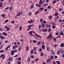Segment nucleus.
I'll list each match as a JSON object with an SVG mask.
<instances>
[{"instance_id": "nucleus-1", "label": "nucleus", "mask_w": 64, "mask_h": 64, "mask_svg": "<svg viewBox=\"0 0 64 64\" xmlns=\"http://www.w3.org/2000/svg\"><path fill=\"white\" fill-rule=\"evenodd\" d=\"M50 52L52 54V55H55V53L53 50H51Z\"/></svg>"}, {"instance_id": "nucleus-2", "label": "nucleus", "mask_w": 64, "mask_h": 64, "mask_svg": "<svg viewBox=\"0 0 64 64\" xmlns=\"http://www.w3.org/2000/svg\"><path fill=\"white\" fill-rule=\"evenodd\" d=\"M0 57L2 59H4L5 57V56L4 54H2L0 56Z\"/></svg>"}, {"instance_id": "nucleus-3", "label": "nucleus", "mask_w": 64, "mask_h": 64, "mask_svg": "<svg viewBox=\"0 0 64 64\" xmlns=\"http://www.w3.org/2000/svg\"><path fill=\"white\" fill-rule=\"evenodd\" d=\"M50 48L49 47H46V50L47 51H50Z\"/></svg>"}, {"instance_id": "nucleus-4", "label": "nucleus", "mask_w": 64, "mask_h": 64, "mask_svg": "<svg viewBox=\"0 0 64 64\" xmlns=\"http://www.w3.org/2000/svg\"><path fill=\"white\" fill-rule=\"evenodd\" d=\"M11 54L12 55H13L14 54V50H12L11 52Z\"/></svg>"}, {"instance_id": "nucleus-5", "label": "nucleus", "mask_w": 64, "mask_h": 64, "mask_svg": "<svg viewBox=\"0 0 64 64\" xmlns=\"http://www.w3.org/2000/svg\"><path fill=\"white\" fill-rule=\"evenodd\" d=\"M5 16H6L5 14H2L1 15V16L4 18H5Z\"/></svg>"}, {"instance_id": "nucleus-6", "label": "nucleus", "mask_w": 64, "mask_h": 64, "mask_svg": "<svg viewBox=\"0 0 64 64\" xmlns=\"http://www.w3.org/2000/svg\"><path fill=\"white\" fill-rule=\"evenodd\" d=\"M28 22L29 23L31 24V23H33L34 21L32 20H30V21H29Z\"/></svg>"}, {"instance_id": "nucleus-7", "label": "nucleus", "mask_w": 64, "mask_h": 64, "mask_svg": "<svg viewBox=\"0 0 64 64\" xmlns=\"http://www.w3.org/2000/svg\"><path fill=\"white\" fill-rule=\"evenodd\" d=\"M41 26L42 27L44 28L45 27V24L42 23L41 24Z\"/></svg>"}, {"instance_id": "nucleus-8", "label": "nucleus", "mask_w": 64, "mask_h": 64, "mask_svg": "<svg viewBox=\"0 0 64 64\" xmlns=\"http://www.w3.org/2000/svg\"><path fill=\"white\" fill-rule=\"evenodd\" d=\"M34 8V4H32L30 7V9H33V8Z\"/></svg>"}, {"instance_id": "nucleus-9", "label": "nucleus", "mask_w": 64, "mask_h": 64, "mask_svg": "<svg viewBox=\"0 0 64 64\" xmlns=\"http://www.w3.org/2000/svg\"><path fill=\"white\" fill-rule=\"evenodd\" d=\"M0 38L1 39H6V38H5V37H4L2 36H0Z\"/></svg>"}, {"instance_id": "nucleus-10", "label": "nucleus", "mask_w": 64, "mask_h": 64, "mask_svg": "<svg viewBox=\"0 0 64 64\" xmlns=\"http://www.w3.org/2000/svg\"><path fill=\"white\" fill-rule=\"evenodd\" d=\"M36 6H38L39 7H40V6H41V4L39 3V4H36Z\"/></svg>"}, {"instance_id": "nucleus-11", "label": "nucleus", "mask_w": 64, "mask_h": 64, "mask_svg": "<svg viewBox=\"0 0 64 64\" xmlns=\"http://www.w3.org/2000/svg\"><path fill=\"white\" fill-rule=\"evenodd\" d=\"M2 6H3V2H0V8L2 7Z\"/></svg>"}, {"instance_id": "nucleus-12", "label": "nucleus", "mask_w": 64, "mask_h": 64, "mask_svg": "<svg viewBox=\"0 0 64 64\" xmlns=\"http://www.w3.org/2000/svg\"><path fill=\"white\" fill-rule=\"evenodd\" d=\"M60 47H64V43H62L60 45Z\"/></svg>"}, {"instance_id": "nucleus-13", "label": "nucleus", "mask_w": 64, "mask_h": 64, "mask_svg": "<svg viewBox=\"0 0 64 64\" xmlns=\"http://www.w3.org/2000/svg\"><path fill=\"white\" fill-rule=\"evenodd\" d=\"M2 35H5V36H7V35H8V34L7 33H6L4 32H3L2 33Z\"/></svg>"}, {"instance_id": "nucleus-14", "label": "nucleus", "mask_w": 64, "mask_h": 64, "mask_svg": "<svg viewBox=\"0 0 64 64\" xmlns=\"http://www.w3.org/2000/svg\"><path fill=\"white\" fill-rule=\"evenodd\" d=\"M35 35L36 36H37V37H38V38H40V36H39L38 34H36Z\"/></svg>"}, {"instance_id": "nucleus-15", "label": "nucleus", "mask_w": 64, "mask_h": 64, "mask_svg": "<svg viewBox=\"0 0 64 64\" xmlns=\"http://www.w3.org/2000/svg\"><path fill=\"white\" fill-rule=\"evenodd\" d=\"M60 35H62L63 36V35H64V34L62 32V31H61L60 32Z\"/></svg>"}, {"instance_id": "nucleus-16", "label": "nucleus", "mask_w": 64, "mask_h": 64, "mask_svg": "<svg viewBox=\"0 0 64 64\" xmlns=\"http://www.w3.org/2000/svg\"><path fill=\"white\" fill-rule=\"evenodd\" d=\"M29 34L30 36L32 35V31H30L29 32Z\"/></svg>"}, {"instance_id": "nucleus-17", "label": "nucleus", "mask_w": 64, "mask_h": 64, "mask_svg": "<svg viewBox=\"0 0 64 64\" xmlns=\"http://www.w3.org/2000/svg\"><path fill=\"white\" fill-rule=\"evenodd\" d=\"M43 2H42V0H40V1L39 2V3H40V4H43Z\"/></svg>"}, {"instance_id": "nucleus-18", "label": "nucleus", "mask_w": 64, "mask_h": 64, "mask_svg": "<svg viewBox=\"0 0 64 64\" xmlns=\"http://www.w3.org/2000/svg\"><path fill=\"white\" fill-rule=\"evenodd\" d=\"M33 24H31L30 25L28 26V28H30V27H32L33 26Z\"/></svg>"}, {"instance_id": "nucleus-19", "label": "nucleus", "mask_w": 64, "mask_h": 64, "mask_svg": "<svg viewBox=\"0 0 64 64\" xmlns=\"http://www.w3.org/2000/svg\"><path fill=\"white\" fill-rule=\"evenodd\" d=\"M42 49H44L45 48V45L43 44L42 46Z\"/></svg>"}, {"instance_id": "nucleus-20", "label": "nucleus", "mask_w": 64, "mask_h": 64, "mask_svg": "<svg viewBox=\"0 0 64 64\" xmlns=\"http://www.w3.org/2000/svg\"><path fill=\"white\" fill-rule=\"evenodd\" d=\"M48 4H45L43 5V6L44 7H46V6H48Z\"/></svg>"}, {"instance_id": "nucleus-21", "label": "nucleus", "mask_w": 64, "mask_h": 64, "mask_svg": "<svg viewBox=\"0 0 64 64\" xmlns=\"http://www.w3.org/2000/svg\"><path fill=\"white\" fill-rule=\"evenodd\" d=\"M39 13V11H37L36 12L35 14V15H37L38 13Z\"/></svg>"}, {"instance_id": "nucleus-22", "label": "nucleus", "mask_w": 64, "mask_h": 64, "mask_svg": "<svg viewBox=\"0 0 64 64\" xmlns=\"http://www.w3.org/2000/svg\"><path fill=\"white\" fill-rule=\"evenodd\" d=\"M50 38L52 39V34H50L49 36Z\"/></svg>"}, {"instance_id": "nucleus-23", "label": "nucleus", "mask_w": 64, "mask_h": 64, "mask_svg": "<svg viewBox=\"0 0 64 64\" xmlns=\"http://www.w3.org/2000/svg\"><path fill=\"white\" fill-rule=\"evenodd\" d=\"M11 47V45H9V46H8L6 48V50H7V49H8V48H9V47Z\"/></svg>"}, {"instance_id": "nucleus-24", "label": "nucleus", "mask_w": 64, "mask_h": 64, "mask_svg": "<svg viewBox=\"0 0 64 64\" xmlns=\"http://www.w3.org/2000/svg\"><path fill=\"white\" fill-rule=\"evenodd\" d=\"M53 18V17L52 16H49L48 17V18L49 19H51L52 18Z\"/></svg>"}, {"instance_id": "nucleus-25", "label": "nucleus", "mask_w": 64, "mask_h": 64, "mask_svg": "<svg viewBox=\"0 0 64 64\" xmlns=\"http://www.w3.org/2000/svg\"><path fill=\"white\" fill-rule=\"evenodd\" d=\"M40 22L41 23H43V20L42 18H41L40 19Z\"/></svg>"}, {"instance_id": "nucleus-26", "label": "nucleus", "mask_w": 64, "mask_h": 64, "mask_svg": "<svg viewBox=\"0 0 64 64\" xmlns=\"http://www.w3.org/2000/svg\"><path fill=\"white\" fill-rule=\"evenodd\" d=\"M15 28H16V29L18 28H19V25L18 24L16 25V26L15 27Z\"/></svg>"}, {"instance_id": "nucleus-27", "label": "nucleus", "mask_w": 64, "mask_h": 64, "mask_svg": "<svg viewBox=\"0 0 64 64\" xmlns=\"http://www.w3.org/2000/svg\"><path fill=\"white\" fill-rule=\"evenodd\" d=\"M10 30V28H8V27L6 30V31H9V30Z\"/></svg>"}, {"instance_id": "nucleus-28", "label": "nucleus", "mask_w": 64, "mask_h": 64, "mask_svg": "<svg viewBox=\"0 0 64 64\" xmlns=\"http://www.w3.org/2000/svg\"><path fill=\"white\" fill-rule=\"evenodd\" d=\"M21 61H18L17 62V64H21Z\"/></svg>"}, {"instance_id": "nucleus-29", "label": "nucleus", "mask_w": 64, "mask_h": 64, "mask_svg": "<svg viewBox=\"0 0 64 64\" xmlns=\"http://www.w3.org/2000/svg\"><path fill=\"white\" fill-rule=\"evenodd\" d=\"M22 26H20L19 27L20 30V31H21L22 30Z\"/></svg>"}, {"instance_id": "nucleus-30", "label": "nucleus", "mask_w": 64, "mask_h": 64, "mask_svg": "<svg viewBox=\"0 0 64 64\" xmlns=\"http://www.w3.org/2000/svg\"><path fill=\"white\" fill-rule=\"evenodd\" d=\"M22 48V46H20L18 48V50L19 51H20V50Z\"/></svg>"}, {"instance_id": "nucleus-31", "label": "nucleus", "mask_w": 64, "mask_h": 64, "mask_svg": "<svg viewBox=\"0 0 64 64\" xmlns=\"http://www.w3.org/2000/svg\"><path fill=\"white\" fill-rule=\"evenodd\" d=\"M53 39L54 41V42H55V41H56V38H55V37H54L53 38Z\"/></svg>"}, {"instance_id": "nucleus-32", "label": "nucleus", "mask_w": 64, "mask_h": 64, "mask_svg": "<svg viewBox=\"0 0 64 64\" xmlns=\"http://www.w3.org/2000/svg\"><path fill=\"white\" fill-rule=\"evenodd\" d=\"M12 7L10 6V11H12Z\"/></svg>"}, {"instance_id": "nucleus-33", "label": "nucleus", "mask_w": 64, "mask_h": 64, "mask_svg": "<svg viewBox=\"0 0 64 64\" xmlns=\"http://www.w3.org/2000/svg\"><path fill=\"white\" fill-rule=\"evenodd\" d=\"M51 27V26L50 25H47L46 26V27H48V28H50Z\"/></svg>"}, {"instance_id": "nucleus-34", "label": "nucleus", "mask_w": 64, "mask_h": 64, "mask_svg": "<svg viewBox=\"0 0 64 64\" xmlns=\"http://www.w3.org/2000/svg\"><path fill=\"white\" fill-rule=\"evenodd\" d=\"M20 15H21V13H20V12H18V14H17L16 15L18 16H20Z\"/></svg>"}, {"instance_id": "nucleus-35", "label": "nucleus", "mask_w": 64, "mask_h": 64, "mask_svg": "<svg viewBox=\"0 0 64 64\" xmlns=\"http://www.w3.org/2000/svg\"><path fill=\"white\" fill-rule=\"evenodd\" d=\"M60 51H58L57 52V54H58V55H59V54H60Z\"/></svg>"}, {"instance_id": "nucleus-36", "label": "nucleus", "mask_w": 64, "mask_h": 64, "mask_svg": "<svg viewBox=\"0 0 64 64\" xmlns=\"http://www.w3.org/2000/svg\"><path fill=\"white\" fill-rule=\"evenodd\" d=\"M37 50V47H35L34 48V51H36V50Z\"/></svg>"}, {"instance_id": "nucleus-37", "label": "nucleus", "mask_w": 64, "mask_h": 64, "mask_svg": "<svg viewBox=\"0 0 64 64\" xmlns=\"http://www.w3.org/2000/svg\"><path fill=\"white\" fill-rule=\"evenodd\" d=\"M11 23H12V24H14L15 23V21L14 20H13L11 21Z\"/></svg>"}, {"instance_id": "nucleus-38", "label": "nucleus", "mask_w": 64, "mask_h": 64, "mask_svg": "<svg viewBox=\"0 0 64 64\" xmlns=\"http://www.w3.org/2000/svg\"><path fill=\"white\" fill-rule=\"evenodd\" d=\"M33 42L34 43H37V42L35 40H33Z\"/></svg>"}, {"instance_id": "nucleus-39", "label": "nucleus", "mask_w": 64, "mask_h": 64, "mask_svg": "<svg viewBox=\"0 0 64 64\" xmlns=\"http://www.w3.org/2000/svg\"><path fill=\"white\" fill-rule=\"evenodd\" d=\"M33 50H32L30 52V54H33Z\"/></svg>"}, {"instance_id": "nucleus-40", "label": "nucleus", "mask_w": 64, "mask_h": 64, "mask_svg": "<svg viewBox=\"0 0 64 64\" xmlns=\"http://www.w3.org/2000/svg\"><path fill=\"white\" fill-rule=\"evenodd\" d=\"M39 60V58H36L35 60V62H36V61H37L38 60Z\"/></svg>"}, {"instance_id": "nucleus-41", "label": "nucleus", "mask_w": 64, "mask_h": 64, "mask_svg": "<svg viewBox=\"0 0 64 64\" xmlns=\"http://www.w3.org/2000/svg\"><path fill=\"white\" fill-rule=\"evenodd\" d=\"M41 44V42H38L37 43L38 45H40V44Z\"/></svg>"}, {"instance_id": "nucleus-42", "label": "nucleus", "mask_w": 64, "mask_h": 64, "mask_svg": "<svg viewBox=\"0 0 64 64\" xmlns=\"http://www.w3.org/2000/svg\"><path fill=\"white\" fill-rule=\"evenodd\" d=\"M32 14V13L31 12H29V13L28 14V15L29 16H31V15Z\"/></svg>"}, {"instance_id": "nucleus-43", "label": "nucleus", "mask_w": 64, "mask_h": 64, "mask_svg": "<svg viewBox=\"0 0 64 64\" xmlns=\"http://www.w3.org/2000/svg\"><path fill=\"white\" fill-rule=\"evenodd\" d=\"M56 0H55L54 1H53V3L54 4H55L56 3Z\"/></svg>"}, {"instance_id": "nucleus-44", "label": "nucleus", "mask_w": 64, "mask_h": 64, "mask_svg": "<svg viewBox=\"0 0 64 64\" xmlns=\"http://www.w3.org/2000/svg\"><path fill=\"white\" fill-rule=\"evenodd\" d=\"M64 50H63L61 52L60 54H63V53H64Z\"/></svg>"}, {"instance_id": "nucleus-45", "label": "nucleus", "mask_w": 64, "mask_h": 64, "mask_svg": "<svg viewBox=\"0 0 64 64\" xmlns=\"http://www.w3.org/2000/svg\"><path fill=\"white\" fill-rule=\"evenodd\" d=\"M26 51H28V50H29V47L27 46L26 47Z\"/></svg>"}, {"instance_id": "nucleus-46", "label": "nucleus", "mask_w": 64, "mask_h": 64, "mask_svg": "<svg viewBox=\"0 0 64 64\" xmlns=\"http://www.w3.org/2000/svg\"><path fill=\"white\" fill-rule=\"evenodd\" d=\"M56 63H57L58 64H60V62L58 61H56Z\"/></svg>"}, {"instance_id": "nucleus-47", "label": "nucleus", "mask_w": 64, "mask_h": 64, "mask_svg": "<svg viewBox=\"0 0 64 64\" xmlns=\"http://www.w3.org/2000/svg\"><path fill=\"white\" fill-rule=\"evenodd\" d=\"M43 30L44 31H47L48 30L47 29H44Z\"/></svg>"}, {"instance_id": "nucleus-48", "label": "nucleus", "mask_w": 64, "mask_h": 64, "mask_svg": "<svg viewBox=\"0 0 64 64\" xmlns=\"http://www.w3.org/2000/svg\"><path fill=\"white\" fill-rule=\"evenodd\" d=\"M3 48V45H1L0 46V49H2Z\"/></svg>"}, {"instance_id": "nucleus-49", "label": "nucleus", "mask_w": 64, "mask_h": 64, "mask_svg": "<svg viewBox=\"0 0 64 64\" xmlns=\"http://www.w3.org/2000/svg\"><path fill=\"white\" fill-rule=\"evenodd\" d=\"M20 13H21V14H24V13L23 12H22V10H21L20 11Z\"/></svg>"}, {"instance_id": "nucleus-50", "label": "nucleus", "mask_w": 64, "mask_h": 64, "mask_svg": "<svg viewBox=\"0 0 64 64\" xmlns=\"http://www.w3.org/2000/svg\"><path fill=\"white\" fill-rule=\"evenodd\" d=\"M24 41V39H21L20 40L21 42H23V41Z\"/></svg>"}, {"instance_id": "nucleus-51", "label": "nucleus", "mask_w": 64, "mask_h": 64, "mask_svg": "<svg viewBox=\"0 0 64 64\" xmlns=\"http://www.w3.org/2000/svg\"><path fill=\"white\" fill-rule=\"evenodd\" d=\"M56 28V26H53L52 27V29H55Z\"/></svg>"}, {"instance_id": "nucleus-52", "label": "nucleus", "mask_w": 64, "mask_h": 64, "mask_svg": "<svg viewBox=\"0 0 64 64\" xmlns=\"http://www.w3.org/2000/svg\"><path fill=\"white\" fill-rule=\"evenodd\" d=\"M8 21H9V20H6V21H5V22L6 23H7V22H8Z\"/></svg>"}, {"instance_id": "nucleus-53", "label": "nucleus", "mask_w": 64, "mask_h": 64, "mask_svg": "<svg viewBox=\"0 0 64 64\" xmlns=\"http://www.w3.org/2000/svg\"><path fill=\"white\" fill-rule=\"evenodd\" d=\"M31 58L33 59V58H34V56L32 55L31 56Z\"/></svg>"}, {"instance_id": "nucleus-54", "label": "nucleus", "mask_w": 64, "mask_h": 64, "mask_svg": "<svg viewBox=\"0 0 64 64\" xmlns=\"http://www.w3.org/2000/svg\"><path fill=\"white\" fill-rule=\"evenodd\" d=\"M21 60V58H19L18 59V61H20Z\"/></svg>"}, {"instance_id": "nucleus-55", "label": "nucleus", "mask_w": 64, "mask_h": 64, "mask_svg": "<svg viewBox=\"0 0 64 64\" xmlns=\"http://www.w3.org/2000/svg\"><path fill=\"white\" fill-rule=\"evenodd\" d=\"M50 31H51V28H49L48 29V32H49Z\"/></svg>"}, {"instance_id": "nucleus-56", "label": "nucleus", "mask_w": 64, "mask_h": 64, "mask_svg": "<svg viewBox=\"0 0 64 64\" xmlns=\"http://www.w3.org/2000/svg\"><path fill=\"white\" fill-rule=\"evenodd\" d=\"M9 60H12V57L10 58H9Z\"/></svg>"}, {"instance_id": "nucleus-57", "label": "nucleus", "mask_w": 64, "mask_h": 64, "mask_svg": "<svg viewBox=\"0 0 64 64\" xmlns=\"http://www.w3.org/2000/svg\"><path fill=\"white\" fill-rule=\"evenodd\" d=\"M55 15L56 16L58 15V13H56L55 14Z\"/></svg>"}, {"instance_id": "nucleus-58", "label": "nucleus", "mask_w": 64, "mask_h": 64, "mask_svg": "<svg viewBox=\"0 0 64 64\" xmlns=\"http://www.w3.org/2000/svg\"><path fill=\"white\" fill-rule=\"evenodd\" d=\"M40 55L41 56H43V52H42Z\"/></svg>"}, {"instance_id": "nucleus-59", "label": "nucleus", "mask_w": 64, "mask_h": 64, "mask_svg": "<svg viewBox=\"0 0 64 64\" xmlns=\"http://www.w3.org/2000/svg\"><path fill=\"white\" fill-rule=\"evenodd\" d=\"M51 8V6H49L48 7V9H50Z\"/></svg>"}, {"instance_id": "nucleus-60", "label": "nucleus", "mask_w": 64, "mask_h": 64, "mask_svg": "<svg viewBox=\"0 0 64 64\" xmlns=\"http://www.w3.org/2000/svg\"><path fill=\"white\" fill-rule=\"evenodd\" d=\"M4 52V50H2L0 51V53H3Z\"/></svg>"}, {"instance_id": "nucleus-61", "label": "nucleus", "mask_w": 64, "mask_h": 64, "mask_svg": "<svg viewBox=\"0 0 64 64\" xmlns=\"http://www.w3.org/2000/svg\"><path fill=\"white\" fill-rule=\"evenodd\" d=\"M49 38H50L49 36H47L46 38L47 39H49Z\"/></svg>"}, {"instance_id": "nucleus-62", "label": "nucleus", "mask_w": 64, "mask_h": 64, "mask_svg": "<svg viewBox=\"0 0 64 64\" xmlns=\"http://www.w3.org/2000/svg\"><path fill=\"white\" fill-rule=\"evenodd\" d=\"M48 60L49 62H50V61H51V60H50V58H49Z\"/></svg>"}, {"instance_id": "nucleus-63", "label": "nucleus", "mask_w": 64, "mask_h": 64, "mask_svg": "<svg viewBox=\"0 0 64 64\" xmlns=\"http://www.w3.org/2000/svg\"><path fill=\"white\" fill-rule=\"evenodd\" d=\"M59 9V11H61L62 10L61 8H60Z\"/></svg>"}, {"instance_id": "nucleus-64", "label": "nucleus", "mask_w": 64, "mask_h": 64, "mask_svg": "<svg viewBox=\"0 0 64 64\" xmlns=\"http://www.w3.org/2000/svg\"><path fill=\"white\" fill-rule=\"evenodd\" d=\"M62 4L63 6H64V0H63L62 2Z\"/></svg>"}]
</instances>
